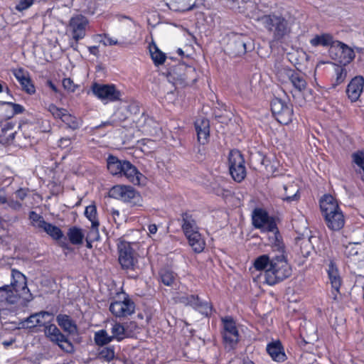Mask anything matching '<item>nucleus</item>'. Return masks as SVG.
<instances>
[{
	"mask_svg": "<svg viewBox=\"0 0 364 364\" xmlns=\"http://www.w3.org/2000/svg\"><path fill=\"white\" fill-rule=\"evenodd\" d=\"M272 240L274 255L271 257L270 266L264 272V282L270 286L284 280L291 274V268L287 261L283 242L275 236Z\"/></svg>",
	"mask_w": 364,
	"mask_h": 364,
	"instance_id": "f257e3e1",
	"label": "nucleus"
},
{
	"mask_svg": "<svg viewBox=\"0 0 364 364\" xmlns=\"http://www.w3.org/2000/svg\"><path fill=\"white\" fill-rule=\"evenodd\" d=\"M32 299L33 296L27 287L26 277L19 271L12 269L11 285L0 287V301L24 304Z\"/></svg>",
	"mask_w": 364,
	"mask_h": 364,
	"instance_id": "f03ea898",
	"label": "nucleus"
},
{
	"mask_svg": "<svg viewBox=\"0 0 364 364\" xmlns=\"http://www.w3.org/2000/svg\"><path fill=\"white\" fill-rule=\"evenodd\" d=\"M320 209L326 226L333 231L341 230L345 225V216L338 200L326 194L320 200Z\"/></svg>",
	"mask_w": 364,
	"mask_h": 364,
	"instance_id": "7ed1b4c3",
	"label": "nucleus"
},
{
	"mask_svg": "<svg viewBox=\"0 0 364 364\" xmlns=\"http://www.w3.org/2000/svg\"><path fill=\"white\" fill-rule=\"evenodd\" d=\"M256 20L272 35L274 41H281L291 33L292 23L282 15L270 14Z\"/></svg>",
	"mask_w": 364,
	"mask_h": 364,
	"instance_id": "20e7f679",
	"label": "nucleus"
},
{
	"mask_svg": "<svg viewBox=\"0 0 364 364\" xmlns=\"http://www.w3.org/2000/svg\"><path fill=\"white\" fill-rule=\"evenodd\" d=\"M252 224L257 229L268 234L269 245H272V238L275 236L279 239V235L275 220L262 208H256L252 213Z\"/></svg>",
	"mask_w": 364,
	"mask_h": 364,
	"instance_id": "39448f33",
	"label": "nucleus"
},
{
	"mask_svg": "<svg viewBox=\"0 0 364 364\" xmlns=\"http://www.w3.org/2000/svg\"><path fill=\"white\" fill-rule=\"evenodd\" d=\"M89 27L90 21L85 16L82 14H75L70 18L67 31L77 43L86 36V33Z\"/></svg>",
	"mask_w": 364,
	"mask_h": 364,
	"instance_id": "423d86ee",
	"label": "nucleus"
},
{
	"mask_svg": "<svg viewBox=\"0 0 364 364\" xmlns=\"http://www.w3.org/2000/svg\"><path fill=\"white\" fill-rule=\"evenodd\" d=\"M109 196L122 200L124 203H129L134 205H139L141 202L139 193L132 186L126 185H117L113 186L109 192Z\"/></svg>",
	"mask_w": 364,
	"mask_h": 364,
	"instance_id": "0eeeda50",
	"label": "nucleus"
},
{
	"mask_svg": "<svg viewBox=\"0 0 364 364\" xmlns=\"http://www.w3.org/2000/svg\"><path fill=\"white\" fill-rule=\"evenodd\" d=\"M230 173L237 182H241L246 176L245 160L238 150H232L228 156Z\"/></svg>",
	"mask_w": 364,
	"mask_h": 364,
	"instance_id": "6e6552de",
	"label": "nucleus"
},
{
	"mask_svg": "<svg viewBox=\"0 0 364 364\" xmlns=\"http://www.w3.org/2000/svg\"><path fill=\"white\" fill-rule=\"evenodd\" d=\"M329 55L332 60L346 65L355 58L354 50L346 44L335 41L329 48Z\"/></svg>",
	"mask_w": 364,
	"mask_h": 364,
	"instance_id": "1a4fd4ad",
	"label": "nucleus"
},
{
	"mask_svg": "<svg viewBox=\"0 0 364 364\" xmlns=\"http://www.w3.org/2000/svg\"><path fill=\"white\" fill-rule=\"evenodd\" d=\"M271 109L277 120L283 124H288L292 121V105L281 99L274 98L271 102Z\"/></svg>",
	"mask_w": 364,
	"mask_h": 364,
	"instance_id": "9d476101",
	"label": "nucleus"
},
{
	"mask_svg": "<svg viewBox=\"0 0 364 364\" xmlns=\"http://www.w3.org/2000/svg\"><path fill=\"white\" fill-rule=\"evenodd\" d=\"M119 262L124 269H134L137 257L129 242L121 241L118 244Z\"/></svg>",
	"mask_w": 364,
	"mask_h": 364,
	"instance_id": "9b49d317",
	"label": "nucleus"
},
{
	"mask_svg": "<svg viewBox=\"0 0 364 364\" xmlns=\"http://www.w3.org/2000/svg\"><path fill=\"white\" fill-rule=\"evenodd\" d=\"M92 91L95 96L105 103L119 100L122 96L120 91L114 85L94 83Z\"/></svg>",
	"mask_w": 364,
	"mask_h": 364,
	"instance_id": "f8f14e48",
	"label": "nucleus"
},
{
	"mask_svg": "<svg viewBox=\"0 0 364 364\" xmlns=\"http://www.w3.org/2000/svg\"><path fill=\"white\" fill-rule=\"evenodd\" d=\"M46 336L53 343H55L62 350L70 353L73 350L71 342L60 332L54 324L45 326Z\"/></svg>",
	"mask_w": 364,
	"mask_h": 364,
	"instance_id": "ddd939ff",
	"label": "nucleus"
},
{
	"mask_svg": "<svg viewBox=\"0 0 364 364\" xmlns=\"http://www.w3.org/2000/svg\"><path fill=\"white\" fill-rule=\"evenodd\" d=\"M223 324V340L226 346L232 348L239 341V332L235 322L231 316L222 318Z\"/></svg>",
	"mask_w": 364,
	"mask_h": 364,
	"instance_id": "4468645a",
	"label": "nucleus"
},
{
	"mask_svg": "<svg viewBox=\"0 0 364 364\" xmlns=\"http://www.w3.org/2000/svg\"><path fill=\"white\" fill-rule=\"evenodd\" d=\"M176 301L186 306H191L203 315L208 316L212 311V306L207 301H201L195 295H179L176 297Z\"/></svg>",
	"mask_w": 364,
	"mask_h": 364,
	"instance_id": "2eb2a0df",
	"label": "nucleus"
},
{
	"mask_svg": "<svg viewBox=\"0 0 364 364\" xmlns=\"http://www.w3.org/2000/svg\"><path fill=\"white\" fill-rule=\"evenodd\" d=\"M329 283L331 286V298L338 301L340 299V289L343 281L336 264L331 261L326 269Z\"/></svg>",
	"mask_w": 364,
	"mask_h": 364,
	"instance_id": "dca6fc26",
	"label": "nucleus"
},
{
	"mask_svg": "<svg viewBox=\"0 0 364 364\" xmlns=\"http://www.w3.org/2000/svg\"><path fill=\"white\" fill-rule=\"evenodd\" d=\"M135 306L134 302L127 296L115 300L110 304L109 311L116 317H126L134 313Z\"/></svg>",
	"mask_w": 364,
	"mask_h": 364,
	"instance_id": "f3484780",
	"label": "nucleus"
},
{
	"mask_svg": "<svg viewBox=\"0 0 364 364\" xmlns=\"http://www.w3.org/2000/svg\"><path fill=\"white\" fill-rule=\"evenodd\" d=\"M122 176L134 185L141 186L146 183V177L128 161H124Z\"/></svg>",
	"mask_w": 364,
	"mask_h": 364,
	"instance_id": "a211bd4d",
	"label": "nucleus"
},
{
	"mask_svg": "<svg viewBox=\"0 0 364 364\" xmlns=\"http://www.w3.org/2000/svg\"><path fill=\"white\" fill-rule=\"evenodd\" d=\"M364 78L358 75L353 77L348 85L346 92L352 102H356L363 91Z\"/></svg>",
	"mask_w": 364,
	"mask_h": 364,
	"instance_id": "6ab92c4d",
	"label": "nucleus"
},
{
	"mask_svg": "<svg viewBox=\"0 0 364 364\" xmlns=\"http://www.w3.org/2000/svg\"><path fill=\"white\" fill-rule=\"evenodd\" d=\"M195 129L198 141L201 144H205L208 141L210 135V123L204 117H199L195 122Z\"/></svg>",
	"mask_w": 364,
	"mask_h": 364,
	"instance_id": "aec40b11",
	"label": "nucleus"
},
{
	"mask_svg": "<svg viewBox=\"0 0 364 364\" xmlns=\"http://www.w3.org/2000/svg\"><path fill=\"white\" fill-rule=\"evenodd\" d=\"M181 218V228L185 236L199 232L196 220L192 214L184 213Z\"/></svg>",
	"mask_w": 364,
	"mask_h": 364,
	"instance_id": "412c9836",
	"label": "nucleus"
},
{
	"mask_svg": "<svg viewBox=\"0 0 364 364\" xmlns=\"http://www.w3.org/2000/svg\"><path fill=\"white\" fill-rule=\"evenodd\" d=\"M267 351L273 360L283 362L286 359V355L282 343L279 341H274L267 346Z\"/></svg>",
	"mask_w": 364,
	"mask_h": 364,
	"instance_id": "4be33fe9",
	"label": "nucleus"
},
{
	"mask_svg": "<svg viewBox=\"0 0 364 364\" xmlns=\"http://www.w3.org/2000/svg\"><path fill=\"white\" fill-rule=\"evenodd\" d=\"M56 321L63 330L70 334L77 332V326L71 318L66 314H59Z\"/></svg>",
	"mask_w": 364,
	"mask_h": 364,
	"instance_id": "5701e85b",
	"label": "nucleus"
},
{
	"mask_svg": "<svg viewBox=\"0 0 364 364\" xmlns=\"http://www.w3.org/2000/svg\"><path fill=\"white\" fill-rule=\"evenodd\" d=\"M186 237L188 240L189 245L195 252L200 253L203 251L205 247V242L199 232L192 233L191 235L186 236Z\"/></svg>",
	"mask_w": 364,
	"mask_h": 364,
	"instance_id": "b1692460",
	"label": "nucleus"
},
{
	"mask_svg": "<svg viewBox=\"0 0 364 364\" xmlns=\"http://www.w3.org/2000/svg\"><path fill=\"white\" fill-rule=\"evenodd\" d=\"M67 236L71 244L74 245H80L83 243L85 232L82 228L73 226L68 229Z\"/></svg>",
	"mask_w": 364,
	"mask_h": 364,
	"instance_id": "393cba45",
	"label": "nucleus"
},
{
	"mask_svg": "<svg viewBox=\"0 0 364 364\" xmlns=\"http://www.w3.org/2000/svg\"><path fill=\"white\" fill-rule=\"evenodd\" d=\"M107 169L112 175L122 176L124 161H120L114 156H109L107 160Z\"/></svg>",
	"mask_w": 364,
	"mask_h": 364,
	"instance_id": "a878e982",
	"label": "nucleus"
},
{
	"mask_svg": "<svg viewBox=\"0 0 364 364\" xmlns=\"http://www.w3.org/2000/svg\"><path fill=\"white\" fill-rule=\"evenodd\" d=\"M85 217L92 223L91 234L98 235L99 221L97 218V208L95 205H90L86 207L85 210Z\"/></svg>",
	"mask_w": 364,
	"mask_h": 364,
	"instance_id": "bb28decb",
	"label": "nucleus"
},
{
	"mask_svg": "<svg viewBox=\"0 0 364 364\" xmlns=\"http://www.w3.org/2000/svg\"><path fill=\"white\" fill-rule=\"evenodd\" d=\"M149 49L154 65L159 66L164 64L166 60V55L159 49L156 43L154 42L150 43Z\"/></svg>",
	"mask_w": 364,
	"mask_h": 364,
	"instance_id": "cd10ccee",
	"label": "nucleus"
},
{
	"mask_svg": "<svg viewBox=\"0 0 364 364\" xmlns=\"http://www.w3.org/2000/svg\"><path fill=\"white\" fill-rule=\"evenodd\" d=\"M335 43L333 38L331 34L323 33L321 35H316L310 40V43L312 46H331Z\"/></svg>",
	"mask_w": 364,
	"mask_h": 364,
	"instance_id": "c85d7f7f",
	"label": "nucleus"
},
{
	"mask_svg": "<svg viewBox=\"0 0 364 364\" xmlns=\"http://www.w3.org/2000/svg\"><path fill=\"white\" fill-rule=\"evenodd\" d=\"M284 190L285 191V196L282 197L283 200L291 203L299 200V188L296 185L284 186Z\"/></svg>",
	"mask_w": 364,
	"mask_h": 364,
	"instance_id": "c756f323",
	"label": "nucleus"
},
{
	"mask_svg": "<svg viewBox=\"0 0 364 364\" xmlns=\"http://www.w3.org/2000/svg\"><path fill=\"white\" fill-rule=\"evenodd\" d=\"M333 65L335 74L334 85H338L343 83L345 81L347 77L348 71L347 69L345 68L346 65H339L335 63H333Z\"/></svg>",
	"mask_w": 364,
	"mask_h": 364,
	"instance_id": "7c9ffc66",
	"label": "nucleus"
},
{
	"mask_svg": "<svg viewBox=\"0 0 364 364\" xmlns=\"http://www.w3.org/2000/svg\"><path fill=\"white\" fill-rule=\"evenodd\" d=\"M41 230L45 231L53 240H58L63 237V233L61 230L58 227L49 223H46Z\"/></svg>",
	"mask_w": 364,
	"mask_h": 364,
	"instance_id": "2f4dec72",
	"label": "nucleus"
},
{
	"mask_svg": "<svg viewBox=\"0 0 364 364\" xmlns=\"http://www.w3.org/2000/svg\"><path fill=\"white\" fill-rule=\"evenodd\" d=\"M292 85L299 91L301 92L306 87V82L304 77L299 73H293L289 77Z\"/></svg>",
	"mask_w": 364,
	"mask_h": 364,
	"instance_id": "473e14b6",
	"label": "nucleus"
},
{
	"mask_svg": "<svg viewBox=\"0 0 364 364\" xmlns=\"http://www.w3.org/2000/svg\"><path fill=\"white\" fill-rule=\"evenodd\" d=\"M93 38L95 41H98L99 43H102L104 46H112L119 45V43L117 41V39H116L113 37H111L107 33L96 34L93 36Z\"/></svg>",
	"mask_w": 364,
	"mask_h": 364,
	"instance_id": "72a5a7b5",
	"label": "nucleus"
},
{
	"mask_svg": "<svg viewBox=\"0 0 364 364\" xmlns=\"http://www.w3.org/2000/svg\"><path fill=\"white\" fill-rule=\"evenodd\" d=\"M112 338L117 341H122L126 337L129 336V333L127 331L125 327L120 323H115L112 328Z\"/></svg>",
	"mask_w": 364,
	"mask_h": 364,
	"instance_id": "f704fd0d",
	"label": "nucleus"
},
{
	"mask_svg": "<svg viewBox=\"0 0 364 364\" xmlns=\"http://www.w3.org/2000/svg\"><path fill=\"white\" fill-rule=\"evenodd\" d=\"M270 257L267 255H262L255 259L253 267L256 270L262 271L270 266Z\"/></svg>",
	"mask_w": 364,
	"mask_h": 364,
	"instance_id": "c9c22d12",
	"label": "nucleus"
},
{
	"mask_svg": "<svg viewBox=\"0 0 364 364\" xmlns=\"http://www.w3.org/2000/svg\"><path fill=\"white\" fill-rule=\"evenodd\" d=\"M227 7L239 13H245V6L248 3L244 0H222Z\"/></svg>",
	"mask_w": 364,
	"mask_h": 364,
	"instance_id": "e433bc0d",
	"label": "nucleus"
},
{
	"mask_svg": "<svg viewBox=\"0 0 364 364\" xmlns=\"http://www.w3.org/2000/svg\"><path fill=\"white\" fill-rule=\"evenodd\" d=\"M39 317H51V314L47 312V311H41L39 313L34 314L29 316L26 321H25V326H26L27 328H33L35 326H38L39 321L38 322V318Z\"/></svg>",
	"mask_w": 364,
	"mask_h": 364,
	"instance_id": "4c0bfd02",
	"label": "nucleus"
},
{
	"mask_svg": "<svg viewBox=\"0 0 364 364\" xmlns=\"http://www.w3.org/2000/svg\"><path fill=\"white\" fill-rule=\"evenodd\" d=\"M95 341L98 346H105L110 343L113 338L105 330H100L95 333Z\"/></svg>",
	"mask_w": 364,
	"mask_h": 364,
	"instance_id": "58836bf2",
	"label": "nucleus"
},
{
	"mask_svg": "<svg viewBox=\"0 0 364 364\" xmlns=\"http://www.w3.org/2000/svg\"><path fill=\"white\" fill-rule=\"evenodd\" d=\"M68 127L72 129H77L81 126V120L70 114L68 112L61 119Z\"/></svg>",
	"mask_w": 364,
	"mask_h": 364,
	"instance_id": "ea45409f",
	"label": "nucleus"
},
{
	"mask_svg": "<svg viewBox=\"0 0 364 364\" xmlns=\"http://www.w3.org/2000/svg\"><path fill=\"white\" fill-rule=\"evenodd\" d=\"M46 109L52 114L55 119H62L64 115H65V114L68 112L67 109L58 107L53 103L49 104L46 107Z\"/></svg>",
	"mask_w": 364,
	"mask_h": 364,
	"instance_id": "a19ab883",
	"label": "nucleus"
},
{
	"mask_svg": "<svg viewBox=\"0 0 364 364\" xmlns=\"http://www.w3.org/2000/svg\"><path fill=\"white\" fill-rule=\"evenodd\" d=\"M29 219L31 220L33 226L38 229H42L43 226H44L47 223L41 215L34 211H31L30 213Z\"/></svg>",
	"mask_w": 364,
	"mask_h": 364,
	"instance_id": "79ce46f5",
	"label": "nucleus"
},
{
	"mask_svg": "<svg viewBox=\"0 0 364 364\" xmlns=\"http://www.w3.org/2000/svg\"><path fill=\"white\" fill-rule=\"evenodd\" d=\"M353 162L362 168L363 175L362 176V180L364 182V151H358L355 152L352 155Z\"/></svg>",
	"mask_w": 364,
	"mask_h": 364,
	"instance_id": "37998d69",
	"label": "nucleus"
},
{
	"mask_svg": "<svg viewBox=\"0 0 364 364\" xmlns=\"http://www.w3.org/2000/svg\"><path fill=\"white\" fill-rule=\"evenodd\" d=\"M161 278L162 282L166 286H171L175 280V274L173 272L168 270H162L161 272Z\"/></svg>",
	"mask_w": 364,
	"mask_h": 364,
	"instance_id": "c03bdc74",
	"label": "nucleus"
},
{
	"mask_svg": "<svg viewBox=\"0 0 364 364\" xmlns=\"http://www.w3.org/2000/svg\"><path fill=\"white\" fill-rule=\"evenodd\" d=\"M23 91L29 95H33L36 92V87L33 84L30 77L20 82Z\"/></svg>",
	"mask_w": 364,
	"mask_h": 364,
	"instance_id": "a18cd8bd",
	"label": "nucleus"
},
{
	"mask_svg": "<svg viewBox=\"0 0 364 364\" xmlns=\"http://www.w3.org/2000/svg\"><path fill=\"white\" fill-rule=\"evenodd\" d=\"M358 243H349L344 247V254L348 257L355 256L358 253V249L357 246Z\"/></svg>",
	"mask_w": 364,
	"mask_h": 364,
	"instance_id": "49530a36",
	"label": "nucleus"
},
{
	"mask_svg": "<svg viewBox=\"0 0 364 364\" xmlns=\"http://www.w3.org/2000/svg\"><path fill=\"white\" fill-rule=\"evenodd\" d=\"M12 73L19 83L29 77L28 73L23 68L14 69Z\"/></svg>",
	"mask_w": 364,
	"mask_h": 364,
	"instance_id": "de8ad7c7",
	"label": "nucleus"
},
{
	"mask_svg": "<svg viewBox=\"0 0 364 364\" xmlns=\"http://www.w3.org/2000/svg\"><path fill=\"white\" fill-rule=\"evenodd\" d=\"M62 84L64 89L69 92H74L77 88V85H75L69 77L64 78L63 80Z\"/></svg>",
	"mask_w": 364,
	"mask_h": 364,
	"instance_id": "09e8293b",
	"label": "nucleus"
},
{
	"mask_svg": "<svg viewBox=\"0 0 364 364\" xmlns=\"http://www.w3.org/2000/svg\"><path fill=\"white\" fill-rule=\"evenodd\" d=\"M4 104H6L11 107L12 110L10 117H13L15 114H21L24 111V107L19 105L13 102H3Z\"/></svg>",
	"mask_w": 364,
	"mask_h": 364,
	"instance_id": "8fccbe9b",
	"label": "nucleus"
},
{
	"mask_svg": "<svg viewBox=\"0 0 364 364\" xmlns=\"http://www.w3.org/2000/svg\"><path fill=\"white\" fill-rule=\"evenodd\" d=\"M34 0H20L15 8L17 11H22L31 6Z\"/></svg>",
	"mask_w": 364,
	"mask_h": 364,
	"instance_id": "3c124183",
	"label": "nucleus"
},
{
	"mask_svg": "<svg viewBox=\"0 0 364 364\" xmlns=\"http://www.w3.org/2000/svg\"><path fill=\"white\" fill-rule=\"evenodd\" d=\"M100 357L105 358L106 360L109 361L114 357V350L110 348H106L101 350L100 353Z\"/></svg>",
	"mask_w": 364,
	"mask_h": 364,
	"instance_id": "603ef678",
	"label": "nucleus"
},
{
	"mask_svg": "<svg viewBox=\"0 0 364 364\" xmlns=\"http://www.w3.org/2000/svg\"><path fill=\"white\" fill-rule=\"evenodd\" d=\"M142 146H141V149L144 153H149L151 152V150H149L148 148L152 149L154 146V141L152 140H144L141 143Z\"/></svg>",
	"mask_w": 364,
	"mask_h": 364,
	"instance_id": "864d4df0",
	"label": "nucleus"
},
{
	"mask_svg": "<svg viewBox=\"0 0 364 364\" xmlns=\"http://www.w3.org/2000/svg\"><path fill=\"white\" fill-rule=\"evenodd\" d=\"M70 144V139L63 137L59 140V146L62 148L68 147Z\"/></svg>",
	"mask_w": 364,
	"mask_h": 364,
	"instance_id": "5fc2aeb1",
	"label": "nucleus"
},
{
	"mask_svg": "<svg viewBox=\"0 0 364 364\" xmlns=\"http://www.w3.org/2000/svg\"><path fill=\"white\" fill-rule=\"evenodd\" d=\"M91 236H93V239H97V237L99 236V234L97 235H95V234H91V232H90V234L87 235V237L85 238V240H86V246L87 248H92V240L90 238Z\"/></svg>",
	"mask_w": 364,
	"mask_h": 364,
	"instance_id": "6e6d98bb",
	"label": "nucleus"
},
{
	"mask_svg": "<svg viewBox=\"0 0 364 364\" xmlns=\"http://www.w3.org/2000/svg\"><path fill=\"white\" fill-rule=\"evenodd\" d=\"M8 205L14 210H19L21 208V204L18 201L11 200L8 203Z\"/></svg>",
	"mask_w": 364,
	"mask_h": 364,
	"instance_id": "4d7b16f0",
	"label": "nucleus"
},
{
	"mask_svg": "<svg viewBox=\"0 0 364 364\" xmlns=\"http://www.w3.org/2000/svg\"><path fill=\"white\" fill-rule=\"evenodd\" d=\"M53 318V315L51 314V317H39L38 318V322L39 321L38 326H46L47 323H48Z\"/></svg>",
	"mask_w": 364,
	"mask_h": 364,
	"instance_id": "13d9d810",
	"label": "nucleus"
},
{
	"mask_svg": "<svg viewBox=\"0 0 364 364\" xmlns=\"http://www.w3.org/2000/svg\"><path fill=\"white\" fill-rule=\"evenodd\" d=\"M149 235H154L158 230V228L155 224H150L148 226Z\"/></svg>",
	"mask_w": 364,
	"mask_h": 364,
	"instance_id": "bf43d9fd",
	"label": "nucleus"
},
{
	"mask_svg": "<svg viewBox=\"0 0 364 364\" xmlns=\"http://www.w3.org/2000/svg\"><path fill=\"white\" fill-rule=\"evenodd\" d=\"M110 215L112 216L114 221H117V219L119 217V211L114 208H111L109 210Z\"/></svg>",
	"mask_w": 364,
	"mask_h": 364,
	"instance_id": "052dcab7",
	"label": "nucleus"
},
{
	"mask_svg": "<svg viewBox=\"0 0 364 364\" xmlns=\"http://www.w3.org/2000/svg\"><path fill=\"white\" fill-rule=\"evenodd\" d=\"M88 50L90 54L97 56L99 53L98 47L96 46L88 47Z\"/></svg>",
	"mask_w": 364,
	"mask_h": 364,
	"instance_id": "680f3d73",
	"label": "nucleus"
},
{
	"mask_svg": "<svg viewBox=\"0 0 364 364\" xmlns=\"http://www.w3.org/2000/svg\"><path fill=\"white\" fill-rule=\"evenodd\" d=\"M16 195L17 198H20L21 200H23L26 196V193L24 190L20 189L16 192Z\"/></svg>",
	"mask_w": 364,
	"mask_h": 364,
	"instance_id": "e2e57ef3",
	"label": "nucleus"
},
{
	"mask_svg": "<svg viewBox=\"0 0 364 364\" xmlns=\"http://www.w3.org/2000/svg\"><path fill=\"white\" fill-rule=\"evenodd\" d=\"M47 85L55 93L58 92V89L57 88V87L53 83L52 81L50 80H48L47 82Z\"/></svg>",
	"mask_w": 364,
	"mask_h": 364,
	"instance_id": "0e129e2a",
	"label": "nucleus"
},
{
	"mask_svg": "<svg viewBox=\"0 0 364 364\" xmlns=\"http://www.w3.org/2000/svg\"><path fill=\"white\" fill-rule=\"evenodd\" d=\"M115 124H116L115 121L114 119H112V120H108L107 122H102L99 127H106L108 125L114 126Z\"/></svg>",
	"mask_w": 364,
	"mask_h": 364,
	"instance_id": "69168bd1",
	"label": "nucleus"
},
{
	"mask_svg": "<svg viewBox=\"0 0 364 364\" xmlns=\"http://www.w3.org/2000/svg\"><path fill=\"white\" fill-rule=\"evenodd\" d=\"M7 202L6 195L4 191H0V203L5 204Z\"/></svg>",
	"mask_w": 364,
	"mask_h": 364,
	"instance_id": "338daca9",
	"label": "nucleus"
},
{
	"mask_svg": "<svg viewBox=\"0 0 364 364\" xmlns=\"http://www.w3.org/2000/svg\"><path fill=\"white\" fill-rule=\"evenodd\" d=\"M195 6V2L189 7L186 8V9H180L181 11H190L191 10L193 7Z\"/></svg>",
	"mask_w": 364,
	"mask_h": 364,
	"instance_id": "774afa93",
	"label": "nucleus"
}]
</instances>
